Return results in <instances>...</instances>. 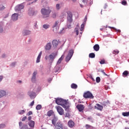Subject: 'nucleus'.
<instances>
[{
    "label": "nucleus",
    "mask_w": 129,
    "mask_h": 129,
    "mask_svg": "<svg viewBox=\"0 0 129 129\" xmlns=\"http://www.w3.org/2000/svg\"><path fill=\"white\" fill-rule=\"evenodd\" d=\"M55 103H56L57 105L62 106V107L66 109V110L69 108V102L62 99H56V100H55Z\"/></svg>",
    "instance_id": "nucleus-1"
},
{
    "label": "nucleus",
    "mask_w": 129,
    "mask_h": 129,
    "mask_svg": "<svg viewBox=\"0 0 129 129\" xmlns=\"http://www.w3.org/2000/svg\"><path fill=\"white\" fill-rule=\"evenodd\" d=\"M41 12L42 14L43 18L46 19L49 17L51 11L49 9H42Z\"/></svg>",
    "instance_id": "nucleus-2"
},
{
    "label": "nucleus",
    "mask_w": 129,
    "mask_h": 129,
    "mask_svg": "<svg viewBox=\"0 0 129 129\" xmlns=\"http://www.w3.org/2000/svg\"><path fill=\"white\" fill-rule=\"evenodd\" d=\"M74 53V51L73 50H71L69 52V54H68V56H67V57H66V61L68 62L70 59L72 58L73 54Z\"/></svg>",
    "instance_id": "nucleus-3"
},
{
    "label": "nucleus",
    "mask_w": 129,
    "mask_h": 129,
    "mask_svg": "<svg viewBox=\"0 0 129 129\" xmlns=\"http://www.w3.org/2000/svg\"><path fill=\"white\" fill-rule=\"evenodd\" d=\"M84 97L85 98L93 99L94 96L91 93H90L89 91H88L84 93Z\"/></svg>",
    "instance_id": "nucleus-4"
},
{
    "label": "nucleus",
    "mask_w": 129,
    "mask_h": 129,
    "mask_svg": "<svg viewBox=\"0 0 129 129\" xmlns=\"http://www.w3.org/2000/svg\"><path fill=\"white\" fill-rule=\"evenodd\" d=\"M68 21L70 23H72L73 21V14L71 12H68Z\"/></svg>",
    "instance_id": "nucleus-5"
},
{
    "label": "nucleus",
    "mask_w": 129,
    "mask_h": 129,
    "mask_svg": "<svg viewBox=\"0 0 129 129\" xmlns=\"http://www.w3.org/2000/svg\"><path fill=\"white\" fill-rule=\"evenodd\" d=\"M56 110H57V112H58L59 115H62L64 114V110L60 106L56 107Z\"/></svg>",
    "instance_id": "nucleus-6"
},
{
    "label": "nucleus",
    "mask_w": 129,
    "mask_h": 129,
    "mask_svg": "<svg viewBox=\"0 0 129 129\" xmlns=\"http://www.w3.org/2000/svg\"><path fill=\"white\" fill-rule=\"evenodd\" d=\"M77 108H78L79 111L82 112L84 110L85 106L82 104H78V105H77Z\"/></svg>",
    "instance_id": "nucleus-7"
},
{
    "label": "nucleus",
    "mask_w": 129,
    "mask_h": 129,
    "mask_svg": "<svg viewBox=\"0 0 129 129\" xmlns=\"http://www.w3.org/2000/svg\"><path fill=\"white\" fill-rule=\"evenodd\" d=\"M24 8V6L23 4H20L19 5H17L15 8V10L17 11H19Z\"/></svg>",
    "instance_id": "nucleus-8"
},
{
    "label": "nucleus",
    "mask_w": 129,
    "mask_h": 129,
    "mask_svg": "<svg viewBox=\"0 0 129 129\" xmlns=\"http://www.w3.org/2000/svg\"><path fill=\"white\" fill-rule=\"evenodd\" d=\"M94 108L98 110L102 111L103 109V107L99 104H96V106H94Z\"/></svg>",
    "instance_id": "nucleus-9"
},
{
    "label": "nucleus",
    "mask_w": 129,
    "mask_h": 129,
    "mask_svg": "<svg viewBox=\"0 0 129 129\" xmlns=\"http://www.w3.org/2000/svg\"><path fill=\"white\" fill-rule=\"evenodd\" d=\"M28 95L31 99H34L36 97V93L33 92H29Z\"/></svg>",
    "instance_id": "nucleus-10"
},
{
    "label": "nucleus",
    "mask_w": 129,
    "mask_h": 129,
    "mask_svg": "<svg viewBox=\"0 0 129 129\" xmlns=\"http://www.w3.org/2000/svg\"><path fill=\"white\" fill-rule=\"evenodd\" d=\"M36 75H37V72H34V73L33 74V77L31 79L32 82H33V83H35L36 82Z\"/></svg>",
    "instance_id": "nucleus-11"
},
{
    "label": "nucleus",
    "mask_w": 129,
    "mask_h": 129,
    "mask_svg": "<svg viewBox=\"0 0 129 129\" xmlns=\"http://www.w3.org/2000/svg\"><path fill=\"white\" fill-rule=\"evenodd\" d=\"M29 125L32 128H34L35 125V122L33 120H30L28 123Z\"/></svg>",
    "instance_id": "nucleus-12"
},
{
    "label": "nucleus",
    "mask_w": 129,
    "mask_h": 129,
    "mask_svg": "<svg viewBox=\"0 0 129 129\" xmlns=\"http://www.w3.org/2000/svg\"><path fill=\"white\" fill-rule=\"evenodd\" d=\"M18 18V15L17 14H14L12 15V19L14 21H17Z\"/></svg>",
    "instance_id": "nucleus-13"
},
{
    "label": "nucleus",
    "mask_w": 129,
    "mask_h": 129,
    "mask_svg": "<svg viewBox=\"0 0 129 129\" xmlns=\"http://www.w3.org/2000/svg\"><path fill=\"white\" fill-rule=\"evenodd\" d=\"M68 124L70 127H73L75 126V123L73 120L69 121Z\"/></svg>",
    "instance_id": "nucleus-14"
},
{
    "label": "nucleus",
    "mask_w": 129,
    "mask_h": 129,
    "mask_svg": "<svg viewBox=\"0 0 129 129\" xmlns=\"http://www.w3.org/2000/svg\"><path fill=\"white\" fill-rule=\"evenodd\" d=\"M54 129H63L62 124L60 123H57V126Z\"/></svg>",
    "instance_id": "nucleus-15"
},
{
    "label": "nucleus",
    "mask_w": 129,
    "mask_h": 129,
    "mask_svg": "<svg viewBox=\"0 0 129 129\" xmlns=\"http://www.w3.org/2000/svg\"><path fill=\"white\" fill-rule=\"evenodd\" d=\"M93 49L95 51H98L99 50V49H100V46L98 44H95L93 46Z\"/></svg>",
    "instance_id": "nucleus-16"
},
{
    "label": "nucleus",
    "mask_w": 129,
    "mask_h": 129,
    "mask_svg": "<svg viewBox=\"0 0 129 129\" xmlns=\"http://www.w3.org/2000/svg\"><path fill=\"white\" fill-rule=\"evenodd\" d=\"M122 76L123 77H126L129 76V72L127 71H125L122 73Z\"/></svg>",
    "instance_id": "nucleus-17"
},
{
    "label": "nucleus",
    "mask_w": 129,
    "mask_h": 129,
    "mask_svg": "<svg viewBox=\"0 0 129 129\" xmlns=\"http://www.w3.org/2000/svg\"><path fill=\"white\" fill-rule=\"evenodd\" d=\"M42 54V52L41 51L40 52V53L39 54L38 57H37V60H36V62L37 63H39L40 61V58H41V56Z\"/></svg>",
    "instance_id": "nucleus-18"
},
{
    "label": "nucleus",
    "mask_w": 129,
    "mask_h": 129,
    "mask_svg": "<svg viewBox=\"0 0 129 129\" xmlns=\"http://www.w3.org/2000/svg\"><path fill=\"white\" fill-rule=\"evenodd\" d=\"M51 43H48L47 44V45L45 46V49L46 50H50L51 48Z\"/></svg>",
    "instance_id": "nucleus-19"
},
{
    "label": "nucleus",
    "mask_w": 129,
    "mask_h": 129,
    "mask_svg": "<svg viewBox=\"0 0 129 129\" xmlns=\"http://www.w3.org/2000/svg\"><path fill=\"white\" fill-rule=\"evenodd\" d=\"M57 118L56 117L54 116V118L52 120V124L54 126H55L56 125V126L57 125V124H56V122L57 121Z\"/></svg>",
    "instance_id": "nucleus-20"
},
{
    "label": "nucleus",
    "mask_w": 129,
    "mask_h": 129,
    "mask_svg": "<svg viewBox=\"0 0 129 129\" xmlns=\"http://www.w3.org/2000/svg\"><path fill=\"white\" fill-rule=\"evenodd\" d=\"M64 57V55L63 54L62 55H61V57H60V58H59V59H58V61H57V63H56V64H59L61 63V62L62 61V60H63V59Z\"/></svg>",
    "instance_id": "nucleus-21"
},
{
    "label": "nucleus",
    "mask_w": 129,
    "mask_h": 129,
    "mask_svg": "<svg viewBox=\"0 0 129 129\" xmlns=\"http://www.w3.org/2000/svg\"><path fill=\"white\" fill-rule=\"evenodd\" d=\"M6 95V92L5 91H0V98Z\"/></svg>",
    "instance_id": "nucleus-22"
},
{
    "label": "nucleus",
    "mask_w": 129,
    "mask_h": 129,
    "mask_svg": "<svg viewBox=\"0 0 129 129\" xmlns=\"http://www.w3.org/2000/svg\"><path fill=\"white\" fill-rule=\"evenodd\" d=\"M52 44L54 47H56L58 44V42L56 40H54L52 41Z\"/></svg>",
    "instance_id": "nucleus-23"
},
{
    "label": "nucleus",
    "mask_w": 129,
    "mask_h": 129,
    "mask_svg": "<svg viewBox=\"0 0 129 129\" xmlns=\"http://www.w3.org/2000/svg\"><path fill=\"white\" fill-rule=\"evenodd\" d=\"M54 114V112L53 111V110H49L47 113V115L48 116L50 117L51 115H53Z\"/></svg>",
    "instance_id": "nucleus-24"
},
{
    "label": "nucleus",
    "mask_w": 129,
    "mask_h": 129,
    "mask_svg": "<svg viewBox=\"0 0 129 129\" xmlns=\"http://www.w3.org/2000/svg\"><path fill=\"white\" fill-rule=\"evenodd\" d=\"M55 55L54 53H52V54H50L49 55V58L50 59H51L52 61L54 60V59L55 58Z\"/></svg>",
    "instance_id": "nucleus-25"
},
{
    "label": "nucleus",
    "mask_w": 129,
    "mask_h": 129,
    "mask_svg": "<svg viewBox=\"0 0 129 129\" xmlns=\"http://www.w3.org/2000/svg\"><path fill=\"white\" fill-rule=\"evenodd\" d=\"M89 57L92 58H95V54L94 53H91L89 54Z\"/></svg>",
    "instance_id": "nucleus-26"
},
{
    "label": "nucleus",
    "mask_w": 129,
    "mask_h": 129,
    "mask_svg": "<svg viewBox=\"0 0 129 129\" xmlns=\"http://www.w3.org/2000/svg\"><path fill=\"white\" fill-rule=\"evenodd\" d=\"M29 15H30V16H33L34 15V11H32V10H30L29 11Z\"/></svg>",
    "instance_id": "nucleus-27"
},
{
    "label": "nucleus",
    "mask_w": 129,
    "mask_h": 129,
    "mask_svg": "<svg viewBox=\"0 0 129 129\" xmlns=\"http://www.w3.org/2000/svg\"><path fill=\"white\" fill-rule=\"evenodd\" d=\"M30 33H31V32L30 31L26 30L24 32V35L26 36V35L30 34Z\"/></svg>",
    "instance_id": "nucleus-28"
},
{
    "label": "nucleus",
    "mask_w": 129,
    "mask_h": 129,
    "mask_svg": "<svg viewBox=\"0 0 129 129\" xmlns=\"http://www.w3.org/2000/svg\"><path fill=\"white\" fill-rule=\"evenodd\" d=\"M71 87L73 89H77L78 87V86H77V85H76L75 84H72V85H71Z\"/></svg>",
    "instance_id": "nucleus-29"
},
{
    "label": "nucleus",
    "mask_w": 129,
    "mask_h": 129,
    "mask_svg": "<svg viewBox=\"0 0 129 129\" xmlns=\"http://www.w3.org/2000/svg\"><path fill=\"white\" fill-rule=\"evenodd\" d=\"M122 115L124 116H129V111L128 112H123Z\"/></svg>",
    "instance_id": "nucleus-30"
},
{
    "label": "nucleus",
    "mask_w": 129,
    "mask_h": 129,
    "mask_svg": "<svg viewBox=\"0 0 129 129\" xmlns=\"http://www.w3.org/2000/svg\"><path fill=\"white\" fill-rule=\"evenodd\" d=\"M44 29H47L49 28V25L47 24H45L43 26Z\"/></svg>",
    "instance_id": "nucleus-31"
},
{
    "label": "nucleus",
    "mask_w": 129,
    "mask_h": 129,
    "mask_svg": "<svg viewBox=\"0 0 129 129\" xmlns=\"http://www.w3.org/2000/svg\"><path fill=\"white\" fill-rule=\"evenodd\" d=\"M60 4H56L55 6V8L56 9V10H59L60 9Z\"/></svg>",
    "instance_id": "nucleus-32"
},
{
    "label": "nucleus",
    "mask_w": 129,
    "mask_h": 129,
    "mask_svg": "<svg viewBox=\"0 0 129 129\" xmlns=\"http://www.w3.org/2000/svg\"><path fill=\"white\" fill-rule=\"evenodd\" d=\"M41 108H42V106H41V105H38L36 106V108L37 110H40V109H41Z\"/></svg>",
    "instance_id": "nucleus-33"
},
{
    "label": "nucleus",
    "mask_w": 129,
    "mask_h": 129,
    "mask_svg": "<svg viewBox=\"0 0 129 129\" xmlns=\"http://www.w3.org/2000/svg\"><path fill=\"white\" fill-rule=\"evenodd\" d=\"M119 51L118 50H115L113 51V54H118L119 53Z\"/></svg>",
    "instance_id": "nucleus-34"
},
{
    "label": "nucleus",
    "mask_w": 129,
    "mask_h": 129,
    "mask_svg": "<svg viewBox=\"0 0 129 129\" xmlns=\"http://www.w3.org/2000/svg\"><path fill=\"white\" fill-rule=\"evenodd\" d=\"M121 5H122L123 6H126L127 5V2L126 1H125V0H123L122 2H121Z\"/></svg>",
    "instance_id": "nucleus-35"
},
{
    "label": "nucleus",
    "mask_w": 129,
    "mask_h": 129,
    "mask_svg": "<svg viewBox=\"0 0 129 129\" xmlns=\"http://www.w3.org/2000/svg\"><path fill=\"white\" fill-rule=\"evenodd\" d=\"M6 127V125L5 124H0V129Z\"/></svg>",
    "instance_id": "nucleus-36"
},
{
    "label": "nucleus",
    "mask_w": 129,
    "mask_h": 129,
    "mask_svg": "<svg viewBox=\"0 0 129 129\" xmlns=\"http://www.w3.org/2000/svg\"><path fill=\"white\" fill-rule=\"evenodd\" d=\"M4 31L3 28L2 26L0 24V33H2Z\"/></svg>",
    "instance_id": "nucleus-37"
},
{
    "label": "nucleus",
    "mask_w": 129,
    "mask_h": 129,
    "mask_svg": "<svg viewBox=\"0 0 129 129\" xmlns=\"http://www.w3.org/2000/svg\"><path fill=\"white\" fill-rule=\"evenodd\" d=\"M96 81L97 83H99L100 82V78L99 77H97L96 78Z\"/></svg>",
    "instance_id": "nucleus-38"
},
{
    "label": "nucleus",
    "mask_w": 129,
    "mask_h": 129,
    "mask_svg": "<svg viewBox=\"0 0 129 129\" xmlns=\"http://www.w3.org/2000/svg\"><path fill=\"white\" fill-rule=\"evenodd\" d=\"M5 6H0V11H2L5 10Z\"/></svg>",
    "instance_id": "nucleus-39"
},
{
    "label": "nucleus",
    "mask_w": 129,
    "mask_h": 129,
    "mask_svg": "<svg viewBox=\"0 0 129 129\" xmlns=\"http://www.w3.org/2000/svg\"><path fill=\"white\" fill-rule=\"evenodd\" d=\"M25 111L24 110H21V111H19V113L20 114H23L24 113H25Z\"/></svg>",
    "instance_id": "nucleus-40"
},
{
    "label": "nucleus",
    "mask_w": 129,
    "mask_h": 129,
    "mask_svg": "<svg viewBox=\"0 0 129 129\" xmlns=\"http://www.w3.org/2000/svg\"><path fill=\"white\" fill-rule=\"evenodd\" d=\"M56 16H57V14L56 13H54L52 15V17L53 18H55Z\"/></svg>",
    "instance_id": "nucleus-41"
},
{
    "label": "nucleus",
    "mask_w": 129,
    "mask_h": 129,
    "mask_svg": "<svg viewBox=\"0 0 129 129\" xmlns=\"http://www.w3.org/2000/svg\"><path fill=\"white\" fill-rule=\"evenodd\" d=\"M84 29V24H82V25H81V31H83Z\"/></svg>",
    "instance_id": "nucleus-42"
},
{
    "label": "nucleus",
    "mask_w": 129,
    "mask_h": 129,
    "mask_svg": "<svg viewBox=\"0 0 129 129\" xmlns=\"http://www.w3.org/2000/svg\"><path fill=\"white\" fill-rule=\"evenodd\" d=\"M58 23H59L58 21H55V23H54V25L53 26L54 27H56L58 25Z\"/></svg>",
    "instance_id": "nucleus-43"
},
{
    "label": "nucleus",
    "mask_w": 129,
    "mask_h": 129,
    "mask_svg": "<svg viewBox=\"0 0 129 129\" xmlns=\"http://www.w3.org/2000/svg\"><path fill=\"white\" fill-rule=\"evenodd\" d=\"M105 63V61L104 60H101L100 61V63L101 64H104Z\"/></svg>",
    "instance_id": "nucleus-44"
},
{
    "label": "nucleus",
    "mask_w": 129,
    "mask_h": 129,
    "mask_svg": "<svg viewBox=\"0 0 129 129\" xmlns=\"http://www.w3.org/2000/svg\"><path fill=\"white\" fill-rule=\"evenodd\" d=\"M27 125H24L22 127L21 129H27Z\"/></svg>",
    "instance_id": "nucleus-45"
},
{
    "label": "nucleus",
    "mask_w": 129,
    "mask_h": 129,
    "mask_svg": "<svg viewBox=\"0 0 129 129\" xmlns=\"http://www.w3.org/2000/svg\"><path fill=\"white\" fill-rule=\"evenodd\" d=\"M33 114L32 112L31 111H30L27 114V115H32Z\"/></svg>",
    "instance_id": "nucleus-46"
},
{
    "label": "nucleus",
    "mask_w": 129,
    "mask_h": 129,
    "mask_svg": "<svg viewBox=\"0 0 129 129\" xmlns=\"http://www.w3.org/2000/svg\"><path fill=\"white\" fill-rule=\"evenodd\" d=\"M91 127V126L90 125L86 124V128H87V129H88V128H90Z\"/></svg>",
    "instance_id": "nucleus-47"
},
{
    "label": "nucleus",
    "mask_w": 129,
    "mask_h": 129,
    "mask_svg": "<svg viewBox=\"0 0 129 129\" xmlns=\"http://www.w3.org/2000/svg\"><path fill=\"white\" fill-rule=\"evenodd\" d=\"M75 30H76V34H77V35H78L79 33L78 29L76 28Z\"/></svg>",
    "instance_id": "nucleus-48"
},
{
    "label": "nucleus",
    "mask_w": 129,
    "mask_h": 129,
    "mask_svg": "<svg viewBox=\"0 0 129 129\" xmlns=\"http://www.w3.org/2000/svg\"><path fill=\"white\" fill-rule=\"evenodd\" d=\"M88 120H90L91 122H93V119H92V117H88Z\"/></svg>",
    "instance_id": "nucleus-49"
},
{
    "label": "nucleus",
    "mask_w": 129,
    "mask_h": 129,
    "mask_svg": "<svg viewBox=\"0 0 129 129\" xmlns=\"http://www.w3.org/2000/svg\"><path fill=\"white\" fill-rule=\"evenodd\" d=\"M26 118H27V117H26V116L22 118V121H24L26 119Z\"/></svg>",
    "instance_id": "nucleus-50"
},
{
    "label": "nucleus",
    "mask_w": 129,
    "mask_h": 129,
    "mask_svg": "<svg viewBox=\"0 0 129 129\" xmlns=\"http://www.w3.org/2000/svg\"><path fill=\"white\" fill-rule=\"evenodd\" d=\"M34 103H35L34 101H33L31 103L30 105H31V106H33V105L34 104Z\"/></svg>",
    "instance_id": "nucleus-51"
},
{
    "label": "nucleus",
    "mask_w": 129,
    "mask_h": 129,
    "mask_svg": "<svg viewBox=\"0 0 129 129\" xmlns=\"http://www.w3.org/2000/svg\"><path fill=\"white\" fill-rule=\"evenodd\" d=\"M3 79V77L2 76H0V82L2 81Z\"/></svg>",
    "instance_id": "nucleus-52"
},
{
    "label": "nucleus",
    "mask_w": 129,
    "mask_h": 129,
    "mask_svg": "<svg viewBox=\"0 0 129 129\" xmlns=\"http://www.w3.org/2000/svg\"><path fill=\"white\" fill-rule=\"evenodd\" d=\"M102 73H103V75L104 76H108L104 71H102Z\"/></svg>",
    "instance_id": "nucleus-53"
},
{
    "label": "nucleus",
    "mask_w": 129,
    "mask_h": 129,
    "mask_svg": "<svg viewBox=\"0 0 129 129\" xmlns=\"http://www.w3.org/2000/svg\"><path fill=\"white\" fill-rule=\"evenodd\" d=\"M83 3L87 4V0H83Z\"/></svg>",
    "instance_id": "nucleus-54"
},
{
    "label": "nucleus",
    "mask_w": 129,
    "mask_h": 129,
    "mask_svg": "<svg viewBox=\"0 0 129 129\" xmlns=\"http://www.w3.org/2000/svg\"><path fill=\"white\" fill-rule=\"evenodd\" d=\"M22 124H23V123H22L21 121H20V122H19V126H22Z\"/></svg>",
    "instance_id": "nucleus-55"
},
{
    "label": "nucleus",
    "mask_w": 129,
    "mask_h": 129,
    "mask_svg": "<svg viewBox=\"0 0 129 129\" xmlns=\"http://www.w3.org/2000/svg\"><path fill=\"white\" fill-rule=\"evenodd\" d=\"M31 119H32V117L31 116H29L28 120L30 121Z\"/></svg>",
    "instance_id": "nucleus-56"
},
{
    "label": "nucleus",
    "mask_w": 129,
    "mask_h": 129,
    "mask_svg": "<svg viewBox=\"0 0 129 129\" xmlns=\"http://www.w3.org/2000/svg\"><path fill=\"white\" fill-rule=\"evenodd\" d=\"M69 113L66 114V117H69Z\"/></svg>",
    "instance_id": "nucleus-57"
},
{
    "label": "nucleus",
    "mask_w": 129,
    "mask_h": 129,
    "mask_svg": "<svg viewBox=\"0 0 129 129\" xmlns=\"http://www.w3.org/2000/svg\"><path fill=\"white\" fill-rule=\"evenodd\" d=\"M111 27H110V28H111ZM112 29H113V30H116V31H117V30L115 28H114V27H112L111 28Z\"/></svg>",
    "instance_id": "nucleus-58"
},
{
    "label": "nucleus",
    "mask_w": 129,
    "mask_h": 129,
    "mask_svg": "<svg viewBox=\"0 0 129 129\" xmlns=\"http://www.w3.org/2000/svg\"><path fill=\"white\" fill-rule=\"evenodd\" d=\"M15 64H16L15 63H13L12 64V66H14L15 65Z\"/></svg>",
    "instance_id": "nucleus-59"
},
{
    "label": "nucleus",
    "mask_w": 129,
    "mask_h": 129,
    "mask_svg": "<svg viewBox=\"0 0 129 129\" xmlns=\"http://www.w3.org/2000/svg\"><path fill=\"white\" fill-rule=\"evenodd\" d=\"M80 6H81V7L83 8V5H82V4H81Z\"/></svg>",
    "instance_id": "nucleus-60"
},
{
    "label": "nucleus",
    "mask_w": 129,
    "mask_h": 129,
    "mask_svg": "<svg viewBox=\"0 0 129 129\" xmlns=\"http://www.w3.org/2000/svg\"><path fill=\"white\" fill-rule=\"evenodd\" d=\"M18 82L21 83H22V81H18Z\"/></svg>",
    "instance_id": "nucleus-61"
},
{
    "label": "nucleus",
    "mask_w": 129,
    "mask_h": 129,
    "mask_svg": "<svg viewBox=\"0 0 129 129\" xmlns=\"http://www.w3.org/2000/svg\"><path fill=\"white\" fill-rule=\"evenodd\" d=\"M117 32H120V30H117Z\"/></svg>",
    "instance_id": "nucleus-62"
},
{
    "label": "nucleus",
    "mask_w": 129,
    "mask_h": 129,
    "mask_svg": "<svg viewBox=\"0 0 129 129\" xmlns=\"http://www.w3.org/2000/svg\"><path fill=\"white\" fill-rule=\"evenodd\" d=\"M64 129H69L68 127H64Z\"/></svg>",
    "instance_id": "nucleus-63"
},
{
    "label": "nucleus",
    "mask_w": 129,
    "mask_h": 129,
    "mask_svg": "<svg viewBox=\"0 0 129 129\" xmlns=\"http://www.w3.org/2000/svg\"><path fill=\"white\" fill-rule=\"evenodd\" d=\"M103 30V29H100V30L102 31Z\"/></svg>",
    "instance_id": "nucleus-64"
}]
</instances>
